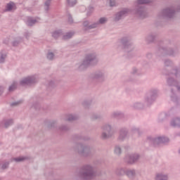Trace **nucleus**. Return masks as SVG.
I'll list each match as a JSON object with an SVG mask.
<instances>
[{"instance_id": "nucleus-38", "label": "nucleus", "mask_w": 180, "mask_h": 180, "mask_svg": "<svg viewBox=\"0 0 180 180\" xmlns=\"http://www.w3.org/2000/svg\"><path fill=\"white\" fill-rule=\"evenodd\" d=\"M77 0H67V4L68 6H75L77 5Z\"/></svg>"}, {"instance_id": "nucleus-55", "label": "nucleus", "mask_w": 180, "mask_h": 180, "mask_svg": "<svg viewBox=\"0 0 180 180\" xmlns=\"http://www.w3.org/2000/svg\"><path fill=\"white\" fill-rule=\"evenodd\" d=\"M53 81H51V82H50V85H53Z\"/></svg>"}, {"instance_id": "nucleus-17", "label": "nucleus", "mask_w": 180, "mask_h": 180, "mask_svg": "<svg viewBox=\"0 0 180 180\" xmlns=\"http://www.w3.org/2000/svg\"><path fill=\"white\" fill-rule=\"evenodd\" d=\"M16 10V5L13 1H10L6 4V12H13Z\"/></svg>"}, {"instance_id": "nucleus-53", "label": "nucleus", "mask_w": 180, "mask_h": 180, "mask_svg": "<svg viewBox=\"0 0 180 180\" xmlns=\"http://www.w3.org/2000/svg\"><path fill=\"white\" fill-rule=\"evenodd\" d=\"M18 103H19V102H15V103H13L11 105H12L13 106H15V105H18Z\"/></svg>"}, {"instance_id": "nucleus-22", "label": "nucleus", "mask_w": 180, "mask_h": 180, "mask_svg": "<svg viewBox=\"0 0 180 180\" xmlns=\"http://www.w3.org/2000/svg\"><path fill=\"white\" fill-rule=\"evenodd\" d=\"M170 125L172 126V127H180V118L174 117L170 121Z\"/></svg>"}, {"instance_id": "nucleus-8", "label": "nucleus", "mask_w": 180, "mask_h": 180, "mask_svg": "<svg viewBox=\"0 0 180 180\" xmlns=\"http://www.w3.org/2000/svg\"><path fill=\"white\" fill-rule=\"evenodd\" d=\"M129 13H130V9L124 8L115 14L114 20L115 22H119V20H122L123 18H126V16H127V15H129Z\"/></svg>"}, {"instance_id": "nucleus-34", "label": "nucleus", "mask_w": 180, "mask_h": 180, "mask_svg": "<svg viewBox=\"0 0 180 180\" xmlns=\"http://www.w3.org/2000/svg\"><path fill=\"white\" fill-rule=\"evenodd\" d=\"M51 5V1L50 0H48L44 4V11L46 12H49L50 11V6Z\"/></svg>"}, {"instance_id": "nucleus-35", "label": "nucleus", "mask_w": 180, "mask_h": 180, "mask_svg": "<svg viewBox=\"0 0 180 180\" xmlns=\"http://www.w3.org/2000/svg\"><path fill=\"white\" fill-rule=\"evenodd\" d=\"M150 2H153V0H137V5H144L146 4H150Z\"/></svg>"}, {"instance_id": "nucleus-3", "label": "nucleus", "mask_w": 180, "mask_h": 180, "mask_svg": "<svg viewBox=\"0 0 180 180\" xmlns=\"http://www.w3.org/2000/svg\"><path fill=\"white\" fill-rule=\"evenodd\" d=\"M101 130L103 131L101 133V137L104 139H110V137L115 134L113 127H112V124L108 123L104 124L101 127Z\"/></svg>"}, {"instance_id": "nucleus-5", "label": "nucleus", "mask_w": 180, "mask_h": 180, "mask_svg": "<svg viewBox=\"0 0 180 180\" xmlns=\"http://www.w3.org/2000/svg\"><path fill=\"white\" fill-rule=\"evenodd\" d=\"M39 81V76L37 75H32L22 78L20 81V85H32L36 84Z\"/></svg>"}, {"instance_id": "nucleus-49", "label": "nucleus", "mask_w": 180, "mask_h": 180, "mask_svg": "<svg viewBox=\"0 0 180 180\" xmlns=\"http://www.w3.org/2000/svg\"><path fill=\"white\" fill-rule=\"evenodd\" d=\"M4 91H5V86H0V95H2L4 94Z\"/></svg>"}, {"instance_id": "nucleus-23", "label": "nucleus", "mask_w": 180, "mask_h": 180, "mask_svg": "<svg viewBox=\"0 0 180 180\" xmlns=\"http://www.w3.org/2000/svg\"><path fill=\"white\" fill-rule=\"evenodd\" d=\"M174 115V110H170L168 112H167L165 114H160L159 116V120L161 122L162 120V118L165 116V117H169L170 116H172Z\"/></svg>"}, {"instance_id": "nucleus-40", "label": "nucleus", "mask_w": 180, "mask_h": 180, "mask_svg": "<svg viewBox=\"0 0 180 180\" xmlns=\"http://www.w3.org/2000/svg\"><path fill=\"white\" fill-rule=\"evenodd\" d=\"M20 41H23V39H22V38H18L17 40L12 41V45L14 47H16V46H18Z\"/></svg>"}, {"instance_id": "nucleus-39", "label": "nucleus", "mask_w": 180, "mask_h": 180, "mask_svg": "<svg viewBox=\"0 0 180 180\" xmlns=\"http://www.w3.org/2000/svg\"><path fill=\"white\" fill-rule=\"evenodd\" d=\"M154 39H155V34H149L146 37V40L148 41H153L154 40Z\"/></svg>"}, {"instance_id": "nucleus-46", "label": "nucleus", "mask_w": 180, "mask_h": 180, "mask_svg": "<svg viewBox=\"0 0 180 180\" xmlns=\"http://www.w3.org/2000/svg\"><path fill=\"white\" fill-rule=\"evenodd\" d=\"M91 118L95 120L96 119H101V115H99L98 114H94L91 116Z\"/></svg>"}, {"instance_id": "nucleus-42", "label": "nucleus", "mask_w": 180, "mask_h": 180, "mask_svg": "<svg viewBox=\"0 0 180 180\" xmlns=\"http://www.w3.org/2000/svg\"><path fill=\"white\" fill-rule=\"evenodd\" d=\"M11 41H12V38H6L4 41L3 43L4 44H10Z\"/></svg>"}, {"instance_id": "nucleus-37", "label": "nucleus", "mask_w": 180, "mask_h": 180, "mask_svg": "<svg viewBox=\"0 0 180 180\" xmlns=\"http://www.w3.org/2000/svg\"><path fill=\"white\" fill-rule=\"evenodd\" d=\"M114 153L117 155H120V154H122V148H120V146H116L115 147Z\"/></svg>"}, {"instance_id": "nucleus-44", "label": "nucleus", "mask_w": 180, "mask_h": 180, "mask_svg": "<svg viewBox=\"0 0 180 180\" xmlns=\"http://www.w3.org/2000/svg\"><path fill=\"white\" fill-rule=\"evenodd\" d=\"M31 34L32 33H30L29 31H26L25 32H24V37H25L27 39H29V37H30Z\"/></svg>"}, {"instance_id": "nucleus-11", "label": "nucleus", "mask_w": 180, "mask_h": 180, "mask_svg": "<svg viewBox=\"0 0 180 180\" xmlns=\"http://www.w3.org/2000/svg\"><path fill=\"white\" fill-rule=\"evenodd\" d=\"M77 153H79L80 155H83L84 157H87V155H89V153H91V149H89V147L88 146L79 145V149L77 150Z\"/></svg>"}, {"instance_id": "nucleus-16", "label": "nucleus", "mask_w": 180, "mask_h": 180, "mask_svg": "<svg viewBox=\"0 0 180 180\" xmlns=\"http://www.w3.org/2000/svg\"><path fill=\"white\" fill-rule=\"evenodd\" d=\"M136 13L138 16H140V18H143L144 15H146V8L143 6H137L136 7Z\"/></svg>"}, {"instance_id": "nucleus-28", "label": "nucleus", "mask_w": 180, "mask_h": 180, "mask_svg": "<svg viewBox=\"0 0 180 180\" xmlns=\"http://www.w3.org/2000/svg\"><path fill=\"white\" fill-rule=\"evenodd\" d=\"M108 18L107 17H101L99 18L98 21L95 22L97 23V27L99 25H105V23H108Z\"/></svg>"}, {"instance_id": "nucleus-7", "label": "nucleus", "mask_w": 180, "mask_h": 180, "mask_svg": "<svg viewBox=\"0 0 180 180\" xmlns=\"http://www.w3.org/2000/svg\"><path fill=\"white\" fill-rule=\"evenodd\" d=\"M117 46L118 49H133V46L131 44L129 41V39L127 38H122L120 41L117 42Z\"/></svg>"}, {"instance_id": "nucleus-32", "label": "nucleus", "mask_w": 180, "mask_h": 180, "mask_svg": "<svg viewBox=\"0 0 180 180\" xmlns=\"http://www.w3.org/2000/svg\"><path fill=\"white\" fill-rule=\"evenodd\" d=\"M2 124L4 126V127H9V126H12V124H13V120H4L2 122Z\"/></svg>"}, {"instance_id": "nucleus-1", "label": "nucleus", "mask_w": 180, "mask_h": 180, "mask_svg": "<svg viewBox=\"0 0 180 180\" xmlns=\"http://www.w3.org/2000/svg\"><path fill=\"white\" fill-rule=\"evenodd\" d=\"M158 98V89H151L148 91L144 97L143 101L136 102L133 104L132 108L134 109H143L144 106H150V105H153L155 100Z\"/></svg>"}, {"instance_id": "nucleus-6", "label": "nucleus", "mask_w": 180, "mask_h": 180, "mask_svg": "<svg viewBox=\"0 0 180 180\" xmlns=\"http://www.w3.org/2000/svg\"><path fill=\"white\" fill-rule=\"evenodd\" d=\"M169 141V139L165 136H158L152 139L153 146L157 147L160 144H165Z\"/></svg>"}, {"instance_id": "nucleus-21", "label": "nucleus", "mask_w": 180, "mask_h": 180, "mask_svg": "<svg viewBox=\"0 0 180 180\" xmlns=\"http://www.w3.org/2000/svg\"><path fill=\"white\" fill-rule=\"evenodd\" d=\"M37 22H39L37 19L32 17H27L25 20V23L27 25V26H33V25H35V23H37Z\"/></svg>"}, {"instance_id": "nucleus-12", "label": "nucleus", "mask_w": 180, "mask_h": 180, "mask_svg": "<svg viewBox=\"0 0 180 180\" xmlns=\"http://www.w3.org/2000/svg\"><path fill=\"white\" fill-rule=\"evenodd\" d=\"M129 139V130L126 128H122L120 130V135L118 136V140L120 141H124Z\"/></svg>"}, {"instance_id": "nucleus-26", "label": "nucleus", "mask_w": 180, "mask_h": 180, "mask_svg": "<svg viewBox=\"0 0 180 180\" xmlns=\"http://www.w3.org/2000/svg\"><path fill=\"white\" fill-rule=\"evenodd\" d=\"M27 160V157L26 156H20L18 158H13L11 159V161H15V162H23V161H26Z\"/></svg>"}, {"instance_id": "nucleus-27", "label": "nucleus", "mask_w": 180, "mask_h": 180, "mask_svg": "<svg viewBox=\"0 0 180 180\" xmlns=\"http://www.w3.org/2000/svg\"><path fill=\"white\" fill-rule=\"evenodd\" d=\"M6 51H0V63H5V60H6Z\"/></svg>"}, {"instance_id": "nucleus-52", "label": "nucleus", "mask_w": 180, "mask_h": 180, "mask_svg": "<svg viewBox=\"0 0 180 180\" xmlns=\"http://www.w3.org/2000/svg\"><path fill=\"white\" fill-rule=\"evenodd\" d=\"M68 128L66 126L60 127V130H63V131L68 130Z\"/></svg>"}, {"instance_id": "nucleus-31", "label": "nucleus", "mask_w": 180, "mask_h": 180, "mask_svg": "<svg viewBox=\"0 0 180 180\" xmlns=\"http://www.w3.org/2000/svg\"><path fill=\"white\" fill-rule=\"evenodd\" d=\"M127 168L124 167H121V168H118L116 170V174L120 176L122 175H124V174H126V172H127Z\"/></svg>"}, {"instance_id": "nucleus-43", "label": "nucleus", "mask_w": 180, "mask_h": 180, "mask_svg": "<svg viewBox=\"0 0 180 180\" xmlns=\"http://www.w3.org/2000/svg\"><path fill=\"white\" fill-rule=\"evenodd\" d=\"M8 167H9V162H6L2 164L1 169H6V168H8Z\"/></svg>"}, {"instance_id": "nucleus-36", "label": "nucleus", "mask_w": 180, "mask_h": 180, "mask_svg": "<svg viewBox=\"0 0 180 180\" xmlns=\"http://www.w3.org/2000/svg\"><path fill=\"white\" fill-rule=\"evenodd\" d=\"M18 86V83L13 82L9 87H8V91L12 92L16 89V87Z\"/></svg>"}, {"instance_id": "nucleus-10", "label": "nucleus", "mask_w": 180, "mask_h": 180, "mask_svg": "<svg viewBox=\"0 0 180 180\" xmlns=\"http://www.w3.org/2000/svg\"><path fill=\"white\" fill-rule=\"evenodd\" d=\"M96 57H97L96 53L91 52V53H88L86 56L85 60L87 61V63L90 65H94V63H98V58Z\"/></svg>"}, {"instance_id": "nucleus-41", "label": "nucleus", "mask_w": 180, "mask_h": 180, "mask_svg": "<svg viewBox=\"0 0 180 180\" xmlns=\"http://www.w3.org/2000/svg\"><path fill=\"white\" fill-rule=\"evenodd\" d=\"M94 11H95V9L94 8V7L90 6L87 8V16H91V15L94 13Z\"/></svg>"}, {"instance_id": "nucleus-13", "label": "nucleus", "mask_w": 180, "mask_h": 180, "mask_svg": "<svg viewBox=\"0 0 180 180\" xmlns=\"http://www.w3.org/2000/svg\"><path fill=\"white\" fill-rule=\"evenodd\" d=\"M139 154H130L127 155L125 158V161L127 164H134L139 158Z\"/></svg>"}, {"instance_id": "nucleus-54", "label": "nucleus", "mask_w": 180, "mask_h": 180, "mask_svg": "<svg viewBox=\"0 0 180 180\" xmlns=\"http://www.w3.org/2000/svg\"><path fill=\"white\" fill-rule=\"evenodd\" d=\"M139 131V129H136V128H135V129H132V131Z\"/></svg>"}, {"instance_id": "nucleus-47", "label": "nucleus", "mask_w": 180, "mask_h": 180, "mask_svg": "<svg viewBox=\"0 0 180 180\" xmlns=\"http://www.w3.org/2000/svg\"><path fill=\"white\" fill-rule=\"evenodd\" d=\"M68 19L69 23H72L74 22V20H72V17L70 14L68 15Z\"/></svg>"}, {"instance_id": "nucleus-29", "label": "nucleus", "mask_w": 180, "mask_h": 180, "mask_svg": "<svg viewBox=\"0 0 180 180\" xmlns=\"http://www.w3.org/2000/svg\"><path fill=\"white\" fill-rule=\"evenodd\" d=\"M78 119V115L75 114H68L67 115V117L65 120H68V122H72V120H77Z\"/></svg>"}, {"instance_id": "nucleus-9", "label": "nucleus", "mask_w": 180, "mask_h": 180, "mask_svg": "<svg viewBox=\"0 0 180 180\" xmlns=\"http://www.w3.org/2000/svg\"><path fill=\"white\" fill-rule=\"evenodd\" d=\"M174 15H175V11L173 8H166L162 10L160 13V18H173Z\"/></svg>"}, {"instance_id": "nucleus-45", "label": "nucleus", "mask_w": 180, "mask_h": 180, "mask_svg": "<svg viewBox=\"0 0 180 180\" xmlns=\"http://www.w3.org/2000/svg\"><path fill=\"white\" fill-rule=\"evenodd\" d=\"M171 99H172V101H173V102H176V101H178V98L173 93H172V94L171 96Z\"/></svg>"}, {"instance_id": "nucleus-51", "label": "nucleus", "mask_w": 180, "mask_h": 180, "mask_svg": "<svg viewBox=\"0 0 180 180\" xmlns=\"http://www.w3.org/2000/svg\"><path fill=\"white\" fill-rule=\"evenodd\" d=\"M132 73L138 74L139 73V70L137 68H133Z\"/></svg>"}, {"instance_id": "nucleus-14", "label": "nucleus", "mask_w": 180, "mask_h": 180, "mask_svg": "<svg viewBox=\"0 0 180 180\" xmlns=\"http://www.w3.org/2000/svg\"><path fill=\"white\" fill-rule=\"evenodd\" d=\"M83 26L85 29H95V27H98V23H92L91 20H84L83 21Z\"/></svg>"}, {"instance_id": "nucleus-4", "label": "nucleus", "mask_w": 180, "mask_h": 180, "mask_svg": "<svg viewBox=\"0 0 180 180\" xmlns=\"http://www.w3.org/2000/svg\"><path fill=\"white\" fill-rule=\"evenodd\" d=\"M90 78L96 82H103L106 79V72L102 70H96L90 75Z\"/></svg>"}, {"instance_id": "nucleus-20", "label": "nucleus", "mask_w": 180, "mask_h": 180, "mask_svg": "<svg viewBox=\"0 0 180 180\" xmlns=\"http://www.w3.org/2000/svg\"><path fill=\"white\" fill-rule=\"evenodd\" d=\"M136 169H127L125 175H127V176H128V178H129L130 179H133V178L136 176Z\"/></svg>"}, {"instance_id": "nucleus-19", "label": "nucleus", "mask_w": 180, "mask_h": 180, "mask_svg": "<svg viewBox=\"0 0 180 180\" xmlns=\"http://www.w3.org/2000/svg\"><path fill=\"white\" fill-rule=\"evenodd\" d=\"M91 65L85 59L78 64V68L80 71H84V70H86L88 67Z\"/></svg>"}, {"instance_id": "nucleus-15", "label": "nucleus", "mask_w": 180, "mask_h": 180, "mask_svg": "<svg viewBox=\"0 0 180 180\" xmlns=\"http://www.w3.org/2000/svg\"><path fill=\"white\" fill-rule=\"evenodd\" d=\"M155 180H168V174L162 172H158L155 176Z\"/></svg>"}, {"instance_id": "nucleus-48", "label": "nucleus", "mask_w": 180, "mask_h": 180, "mask_svg": "<svg viewBox=\"0 0 180 180\" xmlns=\"http://www.w3.org/2000/svg\"><path fill=\"white\" fill-rule=\"evenodd\" d=\"M174 51L172 49H169L167 51L168 56H174Z\"/></svg>"}, {"instance_id": "nucleus-25", "label": "nucleus", "mask_w": 180, "mask_h": 180, "mask_svg": "<svg viewBox=\"0 0 180 180\" xmlns=\"http://www.w3.org/2000/svg\"><path fill=\"white\" fill-rule=\"evenodd\" d=\"M75 33L74 32H66L65 34L63 33V40H70V39H72V37L74 36Z\"/></svg>"}, {"instance_id": "nucleus-33", "label": "nucleus", "mask_w": 180, "mask_h": 180, "mask_svg": "<svg viewBox=\"0 0 180 180\" xmlns=\"http://www.w3.org/2000/svg\"><path fill=\"white\" fill-rule=\"evenodd\" d=\"M107 5H109L111 8H115V6H117V3H116V0H107Z\"/></svg>"}, {"instance_id": "nucleus-50", "label": "nucleus", "mask_w": 180, "mask_h": 180, "mask_svg": "<svg viewBox=\"0 0 180 180\" xmlns=\"http://www.w3.org/2000/svg\"><path fill=\"white\" fill-rule=\"evenodd\" d=\"M172 63V62H171V60H166L165 61V65H170V64Z\"/></svg>"}, {"instance_id": "nucleus-24", "label": "nucleus", "mask_w": 180, "mask_h": 180, "mask_svg": "<svg viewBox=\"0 0 180 180\" xmlns=\"http://www.w3.org/2000/svg\"><path fill=\"white\" fill-rule=\"evenodd\" d=\"M124 114H123L122 111H114L112 113H111V117L120 119L122 117H124Z\"/></svg>"}, {"instance_id": "nucleus-18", "label": "nucleus", "mask_w": 180, "mask_h": 180, "mask_svg": "<svg viewBox=\"0 0 180 180\" xmlns=\"http://www.w3.org/2000/svg\"><path fill=\"white\" fill-rule=\"evenodd\" d=\"M56 56H57V50L49 51L46 54V58L50 61H53L56 58Z\"/></svg>"}, {"instance_id": "nucleus-2", "label": "nucleus", "mask_w": 180, "mask_h": 180, "mask_svg": "<svg viewBox=\"0 0 180 180\" xmlns=\"http://www.w3.org/2000/svg\"><path fill=\"white\" fill-rule=\"evenodd\" d=\"M96 175L95 167L91 165L83 166L77 174L81 179H92Z\"/></svg>"}, {"instance_id": "nucleus-30", "label": "nucleus", "mask_w": 180, "mask_h": 180, "mask_svg": "<svg viewBox=\"0 0 180 180\" xmlns=\"http://www.w3.org/2000/svg\"><path fill=\"white\" fill-rule=\"evenodd\" d=\"M60 36H63V30H58L52 32V37H54V39H58Z\"/></svg>"}]
</instances>
